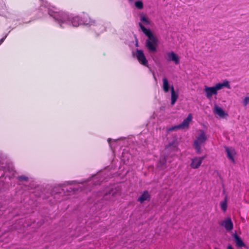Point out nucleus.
Listing matches in <instances>:
<instances>
[{
  "instance_id": "nucleus-27",
  "label": "nucleus",
  "mask_w": 249,
  "mask_h": 249,
  "mask_svg": "<svg viewBox=\"0 0 249 249\" xmlns=\"http://www.w3.org/2000/svg\"><path fill=\"white\" fill-rule=\"evenodd\" d=\"M18 179L19 181H28V178L24 175H21L18 177Z\"/></svg>"
},
{
  "instance_id": "nucleus-16",
  "label": "nucleus",
  "mask_w": 249,
  "mask_h": 249,
  "mask_svg": "<svg viewBox=\"0 0 249 249\" xmlns=\"http://www.w3.org/2000/svg\"><path fill=\"white\" fill-rule=\"evenodd\" d=\"M225 150L227 153V157L233 163L235 162V160L233 155L235 153V150L233 148H229L228 147H225Z\"/></svg>"
},
{
  "instance_id": "nucleus-7",
  "label": "nucleus",
  "mask_w": 249,
  "mask_h": 249,
  "mask_svg": "<svg viewBox=\"0 0 249 249\" xmlns=\"http://www.w3.org/2000/svg\"><path fill=\"white\" fill-rule=\"evenodd\" d=\"M205 158V156L194 157L192 159L190 167L193 169H197L201 165Z\"/></svg>"
},
{
  "instance_id": "nucleus-10",
  "label": "nucleus",
  "mask_w": 249,
  "mask_h": 249,
  "mask_svg": "<svg viewBox=\"0 0 249 249\" xmlns=\"http://www.w3.org/2000/svg\"><path fill=\"white\" fill-rule=\"evenodd\" d=\"M151 198V196L148 191H144L142 194L138 197L137 201L141 203H143L145 201H149Z\"/></svg>"
},
{
  "instance_id": "nucleus-6",
  "label": "nucleus",
  "mask_w": 249,
  "mask_h": 249,
  "mask_svg": "<svg viewBox=\"0 0 249 249\" xmlns=\"http://www.w3.org/2000/svg\"><path fill=\"white\" fill-rule=\"evenodd\" d=\"M136 53V57L139 62L144 66L148 67V62L144 54L143 51L137 49Z\"/></svg>"
},
{
  "instance_id": "nucleus-31",
  "label": "nucleus",
  "mask_w": 249,
  "mask_h": 249,
  "mask_svg": "<svg viewBox=\"0 0 249 249\" xmlns=\"http://www.w3.org/2000/svg\"><path fill=\"white\" fill-rule=\"evenodd\" d=\"M44 223V221H42V220H40L39 222H38V224H39V226H40L41 225H43Z\"/></svg>"
},
{
  "instance_id": "nucleus-1",
  "label": "nucleus",
  "mask_w": 249,
  "mask_h": 249,
  "mask_svg": "<svg viewBox=\"0 0 249 249\" xmlns=\"http://www.w3.org/2000/svg\"><path fill=\"white\" fill-rule=\"evenodd\" d=\"M119 195V190L111 186L106 187L103 191L97 192L93 195V197H95L96 202L102 203L103 200L109 201H114L117 196Z\"/></svg>"
},
{
  "instance_id": "nucleus-33",
  "label": "nucleus",
  "mask_w": 249,
  "mask_h": 249,
  "mask_svg": "<svg viewBox=\"0 0 249 249\" xmlns=\"http://www.w3.org/2000/svg\"><path fill=\"white\" fill-rule=\"evenodd\" d=\"M129 1H132L133 0H128Z\"/></svg>"
},
{
  "instance_id": "nucleus-14",
  "label": "nucleus",
  "mask_w": 249,
  "mask_h": 249,
  "mask_svg": "<svg viewBox=\"0 0 249 249\" xmlns=\"http://www.w3.org/2000/svg\"><path fill=\"white\" fill-rule=\"evenodd\" d=\"M214 87L215 88L216 91L217 92L218 90H220L224 88V87L227 88L228 89H231L230 85L229 84V81L225 80L223 83H219L218 84H216Z\"/></svg>"
},
{
  "instance_id": "nucleus-29",
  "label": "nucleus",
  "mask_w": 249,
  "mask_h": 249,
  "mask_svg": "<svg viewBox=\"0 0 249 249\" xmlns=\"http://www.w3.org/2000/svg\"><path fill=\"white\" fill-rule=\"evenodd\" d=\"M6 37V36H5V37H4L0 39V45L3 42L4 40H5Z\"/></svg>"
},
{
  "instance_id": "nucleus-15",
  "label": "nucleus",
  "mask_w": 249,
  "mask_h": 249,
  "mask_svg": "<svg viewBox=\"0 0 249 249\" xmlns=\"http://www.w3.org/2000/svg\"><path fill=\"white\" fill-rule=\"evenodd\" d=\"M192 119V115L191 114H189L187 117L185 119L183 122L179 125L180 128L184 129L185 127H187L189 126V123Z\"/></svg>"
},
{
  "instance_id": "nucleus-25",
  "label": "nucleus",
  "mask_w": 249,
  "mask_h": 249,
  "mask_svg": "<svg viewBox=\"0 0 249 249\" xmlns=\"http://www.w3.org/2000/svg\"><path fill=\"white\" fill-rule=\"evenodd\" d=\"M135 6L139 9H142L143 7V4L141 0H138L135 3Z\"/></svg>"
},
{
  "instance_id": "nucleus-19",
  "label": "nucleus",
  "mask_w": 249,
  "mask_h": 249,
  "mask_svg": "<svg viewBox=\"0 0 249 249\" xmlns=\"http://www.w3.org/2000/svg\"><path fill=\"white\" fill-rule=\"evenodd\" d=\"M140 17L141 21L143 24L145 25H149L150 24V20L146 16L143 15V14H141Z\"/></svg>"
},
{
  "instance_id": "nucleus-26",
  "label": "nucleus",
  "mask_w": 249,
  "mask_h": 249,
  "mask_svg": "<svg viewBox=\"0 0 249 249\" xmlns=\"http://www.w3.org/2000/svg\"><path fill=\"white\" fill-rule=\"evenodd\" d=\"M180 129L179 125H174V126H173L172 127H170L169 128H167V132H171V131H175V130H177L178 129Z\"/></svg>"
},
{
  "instance_id": "nucleus-23",
  "label": "nucleus",
  "mask_w": 249,
  "mask_h": 249,
  "mask_svg": "<svg viewBox=\"0 0 249 249\" xmlns=\"http://www.w3.org/2000/svg\"><path fill=\"white\" fill-rule=\"evenodd\" d=\"M220 207L223 212H225L227 209V198L225 197L224 201L220 202Z\"/></svg>"
},
{
  "instance_id": "nucleus-24",
  "label": "nucleus",
  "mask_w": 249,
  "mask_h": 249,
  "mask_svg": "<svg viewBox=\"0 0 249 249\" xmlns=\"http://www.w3.org/2000/svg\"><path fill=\"white\" fill-rule=\"evenodd\" d=\"M102 180H100V179H98V176H94L93 177L92 182L94 185H100Z\"/></svg>"
},
{
  "instance_id": "nucleus-34",
  "label": "nucleus",
  "mask_w": 249,
  "mask_h": 249,
  "mask_svg": "<svg viewBox=\"0 0 249 249\" xmlns=\"http://www.w3.org/2000/svg\"><path fill=\"white\" fill-rule=\"evenodd\" d=\"M154 78L156 79V77L155 76V75H154Z\"/></svg>"
},
{
  "instance_id": "nucleus-5",
  "label": "nucleus",
  "mask_w": 249,
  "mask_h": 249,
  "mask_svg": "<svg viewBox=\"0 0 249 249\" xmlns=\"http://www.w3.org/2000/svg\"><path fill=\"white\" fill-rule=\"evenodd\" d=\"M71 25L73 27H78L80 25H91L94 23V21L91 20L90 18L89 19L87 18H80L79 16L72 17L71 16Z\"/></svg>"
},
{
  "instance_id": "nucleus-13",
  "label": "nucleus",
  "mask_w": 249,
  "mask_h": 249,
  "mask_svg": "<svg viewBox=\"0 0 249 249\" xmlns=\"http://www.w3.org/2000/svg\"><path fill=\"white\" fill-rule=\"evenodd\" d=\"M165 156L161 157L158 162L157 167L160 170H165L167 168Z\"/></svg>"
},
{
  "instance_id": "nucleus-22",
  "label": "nucleus",
  "mask_w": 249,
  "mask_h": 249,
  "mask_svg": "<svg viewBox=\"0 0 249 249\" xmlns=\"http://www.w3.org/2000/svg\"><path fill=\"white\" fill-rule=\"evenodd\" d=\"M6 170V168L4 166L3 163H0V178L4 176Z\"/></svg>"
},
{
  "instance_id": "nucleus-20",
  "label": "nucleus",
  "mask_w": 249,
  "mask_h": 249,
  "mask_svg": "<svg viewBox=\"0 0 249 249\" xmlns=\"http://www.w3.org/2000/svg\"><path fill=\"white\" fill-rule=\"evenodd\" d=\"M169 85L168 81L166 77L163 78V89L165 92H167L169 90Z\"/></svg>"
},
{
  "instance_id": "nucleus-21",
  "label": "nucleus",
  "mask_w": 249,
  "mask_h": 249,
  "mask_svg": "<svg viewBox=\"0 0 249 249\" xmlns=\"http://www.w3.org/2000/svg\"><path fill=\"white\" fill-rule=\"evenodd\" d=\"M44 9H46L45 6H40L39 8L37 10V18H39L42 17V16L44 15V12L45 11Z\"/></svg>"
},
{
  "instance_id": "nucleus-11",
  "label": "nucleus",
  "mask_w": 249,
  "mask_h": 249,
  "mask_svg": "<svg viewBox=\"0 0 249 249\" xmlns=\"http://www.w3.org/2000/svg\"><path fill=\"white\" fill-rule=\"evenodd\" d=\"M167 56L168 61H173L176 65H178L179 63L178 56L173 52L167 53Z\"/></svg>"
},
{
  "instance_id": "nucleus-30",
  "label": "nucleus",
  "mask_w": 249,
  "mask_h": 249,
  "mask_svg": "<svg viewBox=\"0 0 249 249\" xmlns=\"http://www.w3.org/2000/svg\"><path fill=\"white\" fill-rule=\"evenodd\" d=\"M227 249H234L233 247L230 244H229L227 246Z\"/></svg>"
},
{
  "instance_id": "nucleus-2",
  "label": "nucleus",
  "mask_w": 249,
  "mask_h": 249,
  "mask_svg": "<svg viewBox=\"0 0 249 249\" xmlns=\"http://www.w3.org/2000/svg\"><path fill=\"white\" fill-rule=\"evenodd\" d=\"M142 32L147 37L145 41V46L151 53H156L157 51V47L159 40L153 35L150 29L146 28L141 22L139 23Z\"/></svg>"
},
{
  "instance_id": "nucleus-32",
  "label": "nucleus",
  "mask_w": 249,
  "mask_h": 249,
  "mask_svg": "<svg viewBox=\"0 0 249 249\" xmlns=\"http://www.w3.org/2000/svg\"><path fill=\"white\" fill-rule=\"evenodd\" d=\"M111 140H111V139H110V138H108V140H107V142H108L109 143H110V142H111Z\"/></svg>"
},
{
  "instance_id": "nucleus-17",
  "label": "nucleus",
  "mask_w": 249,
  "mask_h": 249,
  "mask_svg": "<svg viewBox=\"0 0 249 249\" xmlns=\"http://www.w3.org/2000/svg\"><path fill=\"white\" fill-rule=\"evenodd\" d=\"M171 105H174L175 102L177 101L178 98V94L176 93L174 90V88L173 85L171 87Z\"/></svg>"
},
{
  "instance_id": "nucleus-12",
  "label": "nucleus",
  "mask_w": 249,
  "mask_h": 249,
  "mask_svg": "<svg viewBox=\"0 0 249 249\" xmlns=\"http://www.w3.org/2000/svg\"><path fill=\"white\" fill-rule=\"evenodd\" d=\"M222 226L224 227L228 231H231L233 229V223L231 219L229 217L226 218L222 223Z\"/></svg>"
},
{
  "instance_id": "nucleus-4",
  "label": "nucleus",
  "mask_w": 249,
  "mask_h": 249,
  "mask_svg": "<svg viewBox=\"0 0 249 249\" xmlns=\"http://www.w3.org/2000/svg\"><path fill=\"white\" fill-rule=\"evenodd\" d=\"M199 131L200 133L196 137L193 145L197 154H200L201 153V146L204 145L207 139L204 131L203 130H200Z\"/></svg>"
},
{
  "instance_id": "nucleus-9",
  "label": "nucleus",
  "mask_w": 249,
  "mask_h": 249,
  "mask_svg": "<svg viewBox=\"0 0 249 249\" xmlns=\"http://www.w3.org/2000/svg\"><path fill=\"white\" fill-rule=\"evenodd\" d=\"M233 238L234 239V241L235 243V245L238 248H247V246L244 243L241 238L236 233H234L233 234Z\"/></svg>"
},
{
  "instance_id": "nucleus-28",
  "label": "nucleus",
  "mask_w": 249,
  "mask_h": 249,
  "mask_svg": "<svg viewBox=\"0 0 249 249\" xmlns=\"http://www.w3.org/2000/svg\"><path fill=\"white\" fill-rule=\"evenodd\" d=\"M243 105L245 107H246L248 104L249 103V95L248 96H246L243 101Z\"/></svg>"
},
{
  "instance_id": "nucleus-18",
  "label": "nucleus",
  "mask_w": 249,
  "mask_h": 249,
  "mask_svg": "<svg viewBox=\"0 0 249 249\" xmlns=\"http://www.w3.org/2000/svg\"><path fill=\"white\" fill-rule=\"evenodd\" d=\"M214 111L215 113L221 117L223 118L225 116L228 115V114L226 113L221 107H219L216 105L214 107Z\"/></svg>"
},
{
  "instance_id": "nucleus-8",
  "label": "nucleus",
  "mask_w": 249,
  "mask_h": 249,
  "mask_svg": "<svg viewBox=\"0 0 249 249\" xmlns=\"http://www.w3.org/2000/svg\"><path fill=\"white\" fill-rule=\"evenodd\" d=\"M204 91L206 93V96L209 99L212 98L213 95H217V92L216 91L214 86L209 87L205 86Z\"/></svg>"
},
{
  "instance_id": "nucleus-3",
  "label": "nucleus",
  "mask_w": 249,
  "mask_h": 249,
  "mask_svg": "<svg viewBox=\"0 0 249 249\" xmlns=\"http://www.w3.org/2000/svg\"><path fill=\"white\" fill-rule=\"evenodd\" d=\"M47 13L57 22L61 28H64L63 25H71V16L68 13L63 11L54 12L50 9H47Z\"/></svg>"
}]
</instances>
